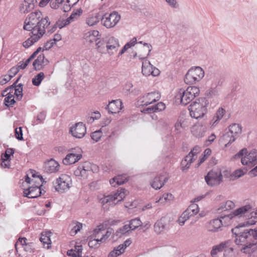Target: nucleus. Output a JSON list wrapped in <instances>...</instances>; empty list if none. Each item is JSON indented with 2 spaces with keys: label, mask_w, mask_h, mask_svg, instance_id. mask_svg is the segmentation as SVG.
<instances>
[{
  "label": "nucleus",
  "mask_w": 257,
  "mask_h": 257,
  "mask_svg": "<svg viewBox=\"0 0 257 257\" xmlns=\"http://www.w3.org/2000/svg\"><path fill=\"white\" fill-rule=\"evenodd\" d=\"M50 21L47 16H44L39 10L31 13L26 18L23 28L30 31V37L25 41L23 46L28 48L40 39L50 25Z\"/></svg>",
  "instance_id": "obj_1"
},
{
  "label": "nucleus",
  "mask_w": 257,
  "mask_h": 257,
  "mask_svg": "<svg viewBox=\"0 0 257 257\" xmlns=\"http://www.w3.org/2000/svg\"><path fill=\"white\" fill-rule=\"evenodd\" d=\"M245 225H247L246 223H240L232 228L231 231L235 235V243L238 245L243 246L241 251L245 253L251 254L257 248V228L254 230L244 229L239 231V228Z\"/></svg>",
  "instance_id": "obj_2"
},
{
  "label": "nucleus",
  "mask_w": 257,
  "mask_h": 257,
  "mask_svg": "<svg viewBox=\"0 0 257 257\" xmlns=\"http://www.w3.org/2000/svg\"><path fill=\"white\" fill-rule=\"evenodd\" d=\"M234 159L241 158V163L243 165L252 167L257 164V151L252 150L247 153L246 148H243L235 154Z\"/></svg>",
  "instance_id": "obj_3"
},
{
  "label": "nucleus",
  "mask_w": 257,
  "mask_h": 257,
  "mask_svg": "<svg viewBox=\"0 0 257 257\" xmlns=\"http://www.w3.org/2000/svg\"><path fill=\"white\" fill-rule=\"evenodd\" d=\"M197 101L191 103L188 108L190 116L196 119L202 117L207 111V103L205 98H199Z\"/></svg>",
  "instance_id": "obj_4"
},
{
  "label": "nucleus",
  "mask_w": 257,
  "mask_h": 257,
  "mask_svg": "<svg viewBox=\"0 0 257 257\" xmlns=\"http://www.w3.org/2000/svg\"><path fill=\"white\" fill-rule=\"evenodd\" d=\"M127 191L125 189L120 188L113 194L104 196L99 199L100 203L102 204L104 209L105 205L108 204L109 205H113L123 200L126 195Z\"/></svg>",
  "instance_id": "obj_5"
},
{
  "label": "nucleus",
  "mask_w": 257,
  "mask_h": 257,
  "mask_svg": "<svg viewBox=\"0 0 257 257\" xmlns=\"http://www.w3.org/2000/svg\"><path fill=\"white\" fill-rule=\"evenodd\" d=\"M199 89L195 86H189L186 90H180L179 94L176 97L180 98L181 103L184 105L188 104L199 94Z\"/></svg>",
  "instance_id": "obj_6"
},
{
  "label": "nucleus",
  "mask_w": 257,
  "mask_h": 257,
  "mask_svg": "<svg viewBox=\"0 0 257 257\" xmlns=\"http://www.w3.org/2000/svg\"><path fill=\"white\" fill-rule=\"evenodd\" d=\"M120 16L115 11L104 14L101 18V24L107 29L115 27L120 20Z\"/></svg>",
  "instance_id": "obj_7"
},
{
  "label": "nucleus",
  "mask_w": 257,
  "mask_h": 257,
  "mask_svg": "<svg viewBox=\"0 0 257 257\" xmlns=\"http://www.w3.org/2000/svg\"><path fill=\"white\" fill-rule=\"evenodd\" d=\"M71 185V179L70 176L66 174H62L56 179L54 187L56 191L62 193L67 191Z\"/></svg>",
  "instance_id": "obj_8"
},
{
  "label": "nucleus",
  "mask_w": 257,
  "mask_h": 257,
  "mask_svg": "<svg viewBox=\"0 0 257 257\" xmlns=\"http://www.w3.org/2000/svg\"><path fill=\"white\" fill-rule=\"evenodd\" d=\"M205 180L209 186H214L219 185L222 182L221 169L216 168L211 170L205 176Z\"/></svg>",
  "instance_id": "obj_9"
},
{
  "label": "nucleus",
  "mask_w": 257,
  "mask_h": 257,
  "mask_svg": "<svg viewBox=\"0 0 257 257\" xmlns=\"http://www.w3.org/2000/svg\"><path fill=\"white\" fill-rule=\"evenodd\" d=\"M201 150V148L198 146L194 147L191 150L189 154L181 162V165L183 171L189 168L191 164L196 159V156L200 152Z\"/></svg>",
  "instance_id": "obj_10"
},
{
  "label": "nucleus",
  "mask_w": 257,
  "mask_h": 257,
  "mask_svg": "<svg viewBox=\"0 0 257 257\" xmlns=\"http://www.w3.org/2000/svg\"><path fill=\"white\" fill-rule=\"evenodd\" d=\"M251 211V205L247 204L236 209L228 214H225L224 216L221 218L223 219H227L228 220L230 221L231 219L234 218H239L244 217L246 213L250 212Z\"/></svg>",
  "instance_id": "obj_11"
},
{
  "label": "nucleus",
  "mask_w": 257,
  "mask_h": 257,
  "mask_svg": "<svg viewBox=\"0 0 257 257\" xmlns=\"http://www.w3.org/2000/svg\"><path fill=\"white\" fill-rule=\"evenodd\" d=\"M106 52L109 55L115 54L120 47L118 39L111 36L106 39Z\"/></svg>",
  "instance_id": "obj_12"
},
{
  "label": "nucleus",
  "mask_w": 257,
  "mask_h": 257,
  "mask_svg": "<svg viewBox=\"0 0 257 257\" xmlns=\"http://www.w3.org/2000/svg\"><path fill=\"white\" fill-rule=\"evenodd\" d=\"M142 72L144 75L148 76L151 75L154 76H158L160 74V70L154 67L148 60H145L142 63Z\"/></svg>",
  "instance_id": "obj_13"
},
{
  "label": "nucleus",
  "mask_w": 257,
  "mask_h": 257,
  "mask_svg": "<svg viewBox=\"0 0 257 257\" xmlns=\"http://www.w3.org/2000/svg\"><path fill=\"white\" fill-rule=\"evenodd\" d=\"M160 97L161 94L158 91H154L145 94L140 100L142 105L147 106L158 101Z\"/></svg>",
  "instance_id": "obj_14"
},
{
  "label": "nucleus",
  "mask_w": 257,
  "mask_h": 257,
  "mask_svg": "<svg viewBox=\"0 0 257 257\" xmlns=\"http://www.w3.org/2000/svg\"><path fill=\"white\" fill-rule=\"evenodd\" d=\"M169 177L166 173L163 172L156 176L151 182L152 187L156 189H160L168 180Z\"/></svg>",
  "instance_id": "obj_15"
},
{
  "label": "nucleus",
  "mask_w": 257,
  "mask_h": 257,
  "mask_svg": "<svg viewBox=\"0 0 257 257\" xmlns=\"http://www.w3.org/2000/svg\"><path fill=\"white\" fill-rule=\"evenodd\" d=\"M76 152H72L67 154L65 158L63 160V163L65 165H69L74 164L78 162L82 158L81 154V150L80 148L75 149Z\"/></svg>",
  "instance_id": "obj_16"
},
{
  "label": "nucleus",
  "mask_w": 257,
  "mask_h": 257,
  "mask_svg": "<svg viewBox=\"0 0 257 257\" xmlns=\"http://www.w3.org/2000/svg\"><path fill=\"white\" fill-rule=\"evenodd\" d=\"M70 132L72 135L78 139L82 138L86 133V128L82 122L76 123L74 126L71 127Z\"/></svg>",
  "instance_id": "obj_17"
},
{
  "label": "nucleus",
  "mask_w": 257,
  "mask_h": 257,
  "mask_svg": "<svg viewBox=\"0 0 257 257\" xmlns=\"http://www.w3.org/2000/svg\"><path fill=\"white\" fill-rule=\"evenodd\" d=\"M224 215H221L219 218L218 217L210 220L208 226L209 230L213 232L216 231L223 225V222L225 224L226 221H229L227 219L221 218Z\"/></svg>",
  "instance_id": "obj_18"
},
{
  "label": "nucleus",
  "mask_w": 257,
  "mask_h": 257,
  "mask_svg": "<svg viewBox=\"0 0 257 257\" xmlns=\"http://www.w3.org/2000/svg\"><path fill=\"white\" fill-rule=\"evenodd\" d=\"M41 187L38 186H31L24 190V196L29 198H35L42 194Z\"/></svg>",
  "instance_id": "obj_19"
},
{
  "label": "nucleus",
  "mask_w": 257,
  "mask_h": 257,
  "mask_svg": "<svg viewBox=\"0 0 257 257\" xmlns=\"http://www.w3.org/2000/svg\"><path fill=\"white\" fill-rule=\"evenodd\" d=\"M122 108V102L120 99L112 100L106 107L108 112L112 114L119 112Z\"/></svg>",
  "instance_id": "obj_20"
},
{
  "label": "nucleus",
  "mask_w": 257,
  "mask_h": 257,
  "mask_svg": "<svg viewBox=\"0 0 257 257\" xmlns=\"http://www.w3.org/2000/svg\"><path fill=\"white\" fill-rule=\"evenodd\" d=\"M59 166L57 161L53 159H51L45 163L44 170L48 173H56L59 171Z\"/></svg>",
  "instance_id": "obj_21"
},
{
  "label": "nucleus",
  "mask_w": 257,
  "mask_h": 257,
  "mask_svg": "<svg viewBox=\"0 0 257 257\" xmlns=\"http://www.w3.org/2000/svg\"><path fill=\"white\" fill-rule=\"evenodd\" d=\"M207 131V126L202 124L194 125L191 129L192 134L197 138L203 137Z\"/></svg>",
  "instance_id": "obj_22"
},
{
  "label": "nucleus",
  "mask_w": 257,
  "mask_h": 257,
  "mask_svg": "<svg viewBox=\"0 0 257 257\" xmlns=\"http://www.w3.org/2000/svg\"><path fill=\"white\" fill-rule=\"evenodd\" d=\"M235 207L234 202L231 200H227L219 204L216 209V212L220 213L224 211H229L233 209Z\"/></svg>",
  "instance_id": "obj_23"
},
{
  "label": "nucleus",
  "mask_w": 257,
  "mask_h": 257,
  "mask_svg": "<svg viewBox=\"0 0 257 257\" xmlns=\"http://www.w3.org/2000/svg\"><path fill=\"white\" fill-rule=\"evenodd\" d=\"M35 2H36V0H24L20 7L21 13L25 14L30 11L34 8Z\"/></svg>",
  "instance_id": "obj_24"
},
{
  "label": "nucleus",
  "mask_w": 257,
  "mask_h": 257,
  "mask_svg": "<svg viewBox=\"0 0 257 257\" xmlns=\"http://www.w3.org/2000/svg\"><path fill=\"white\" fill-rule=\"evenodd\" d=\"M225 110L223 108H219L216 111L215 115L210 122L211 127H214L216 126L219 121L222 118Z\"/></svg>",
  "instance_id": "obj_25"
},
{
  "label": "nucleus",
  "mask_w": 257,
  "mask_h": 257,
  "mask_svg": "<svg viewBox=\"0 0 257 257\" xmlns=\"http://www.w3.org/2000/svg\"><path fill=\"white\" fill-rule=\"evenodd\" d=\"M189 70L197 82L199 81L204 76V71L203 69L199 66L192 67L189 69Z\"/></svg>",
  "instance_id": "obj_26"
},
{
  "label": "nucleus",
  "mask_w": 257,
  "mask_h": 257,
  "mask_svg": "<svg viewBox=\"0 0 257 257\" xmlns=\"http://www.w3.org/2000/svg\"><path fill=\"white\" fill-rule=\"evenodd\" d=\"M166 229V225L164 219L157 220L154 225V230L157 234L163 233Z\"/></svg>",
  "instance_id": "obj_27"
},
{
  "label": "nucleus",
  "mask_w": 257,
  "mask_h": 257,
  "mask_svg": "<svg viewBox=\"0 0 257 257\" xmlns=\"http://www.w3.org/2000/svg\"><path fill=\"white\" fill-rule=\"evenodd\" d=\"M230 243V241H224L220 244L214 245L211 250L210 254L212 257H217V253L224 250L226 247L227 244Z\"/></svg>",
  "instance_id": "obj_28"
},
{
  "label": "nucleus",
  "mask_w": 257,
  "mask_h": 257,
  "mask_svg": "<svg viewBox=\"0 0 257 257\" xmlns=\"http://www.w3.org/2000/svg\"><path fill=\"white\" fill-rule=\"evenodd\" d=\"M127 179L124 175H120L114 177L109 180V183L111 186L115 187L116 186L121 185L127 181Z\"/></svg>",
  "instance_id": "obj_29"
},
{
  "label": "nucleus",
  "mask_w": 257,
  "mask_h": 257,
  "mask_svg": "<svg viewBox=\"0 0 257 257\" xmlns=\"http://www.w3.org/2000/svg\"><path fill=\"white\" fill-rule=\"evenodd\" d=\"M242 127L238 123H233L228 127V132L237 138L241 134Z\"/></svg>",
  "instance_id": "obj_30"
},
{
  "label": "nucleus",
  "mask_w": 257,
  "mask_h": 257,
  "mask_svg": "<svg viewBox=\"0 0 257 257\" xmlns=\"http://www.w3.org/2000/svg\"><path fill=\"white\" fill-rule=\"evenodd\" d=\"M237 138L228 131L225 132L222 136V140L225 144V146L227 147L232 143H233Z\"/></svg>",
  "instance_id": "obj_31"
},
{
  "label": "nucleus",
  "mask_w": 257,
  "mask_h": 257,
  "mask_svg": "<svg viewBox=\"0 0 257 257\" xmlns=\"http://www.w3.org/2000/svg\"><path fill=\"white\" fill-rule=\"evenodd\" d=\"M101 17L98 13L89 15L86 19V24L89 26H93L96 25L100 20Z\"/></svg>",
  "instance_id": "obj_32"
},
{
  "label": "nucleus",
  "mask_w": 257,
  "mask_h": 257,
  "mask_svg": "<svg viewBox=\"0 0 257 257\" xmlns=\"http://www.w3.org/2000/svg\"><path fill=\"white\" fill-rule=\"evenodd\" d=\"M45 57L43 54L40 55L33 62L34 68L36 70H40L42 68L43 65L45 63Z\"/></svg>",
  "instance_id": "obj_33"
},
{
  "label": "nucleus",
  "mask_w": 257,
  "mask_h": 257,
  "mask_svg": "<svg viewBox=\"0 0 257 257\" xmlns=\"http://www.w3.org/2000/svg\"><path fill=\"white\" fill-rule=\"evenodd\" d=\"M40 240L44 246L47 245L46 248L47 249L50 248L51 240L50 233H42L41 236L40 238Z\"/></svg>",
  "instance_id": "obj_34"
},
{
  "label": "nucleus",
  "mask_w": 257,
  "mask_h": 257,
  "mask_svg": "<svg viewBox=\"0 0 257 257\" xmlns=\"http://www.w3.org/2000/svg\"><path fill=\"white\" fill-rule=\"evenodd\" d=\"M15 103L14 94L11 91L7 92L4 99V103L7 106H12Z\"/></svg>",
  "instance_id": "obj_35"
},
{
  "label": "nucleus",
  "mask_w": 257,
  "mask_h": 257,
  "mask_svg": "<svg viewBox=\"0 0 257 257\" xmlns=\"http://www.w3.org/2000/svg\"><path fill=\"white\" fill-rule=\"evenodd\" d=\"M132 231L135 230L136 229L141 226L142 222L140 219L138 217L132 219L129 221L128 224Z\"/></svg>",
  "instance_id": "obj_36"
},
{
  "label": "nucleus",
  "mask_w": 257,
  "mask_h": 257,
  "mask_svg": "<svg viewBox=\"0 0 257 257\" xmlns=\"http://www.w3.org/2000/svg\"><path fill=\"white\" fill-rule=\"evenodd\" d=\"M103 232H104V230L101 229V228H98L95 229L93 231L92 234L90 235L91 238H94L96 241L101 243V237L102 236Z\"/></svg>",
  "instance_id": "obj_37"
},
{
  "label": "nucleus",
  "mask_w": 257,
  "mask_h": 257,
  "mask_svg": "<svg viewBox=\"0 0 257 257\" xmlns=\"http://www.w3.org/2000/svg\"><path fill=\"white\" fill-rule=\"evenodd\" d=\"M106 40L105 41L99 40L96 44V48L99 52L103 53L106 51Z\"/></svg>",
  "instance_id": "obj_38"
},
{
  "label": "nucleus",
  "mask_w": 257,
  "mask_h": 257,
  "mask_svg": "<svg viewBox=\"0 0 257 257\" xmlns=\"http://www.w3.org/2000/svg\"><path fill=\"white\" fill-rule=\"evenodd\" d=\"M44 77L45 75L43 72H40L38 73L32 79V84L36 86H39Z\"/></svg>",
  "instance_id": "obj_39"
},
{
  "label": "nucleus",
  "mask_w": 257,
  "mask_h": 257,
  "mask_svg": "<svg viewBox=\"0 0 257 257\" xmlns=\"http://www.w3.org/2000/svg\"><path fill=\"white\" fill-rule=\"evenodd\" d=\"M250 218L246 221V225H252L257 222V208L250 213Z\"/></svg>",
  "instance_id": "obj_40"
},
{
  "label": "nucleus",
  "mask_w": 257,
  "mask_h": 257,
  "mask_svg": "<svg viewBox=\"0 0 257 257\" xmlns=\"http://www.w3.org/2000/svg\"><path fill=\"white\" fill-rule=\"evenodd\" d=\"M131 228L128 224H125L122 227L119 228L115 232L117 236L120 237L121 235L131 231Z\"/></svg>",
  "instance_id": "obj_41"
},
{
  "label": "nucleus",
  "mask_w": 257,
  "mask_h": 257,
  "mask_svg": "<svg viewBox=\"0 0 257 257\" xmlns=\"http://www.w3.org/2000/svg\"><path fill=\"white\" fill-rule=\"evenodd\" d=\"M230 242L227 244L226 247L224 249V257H235V254L233 250V248L230 246Z\"/></svg>",
  "instance_id": "obj_42"
},
{
  "label": "nucleus",
  "mask_w": 257,
  "mask_h": 257,
  "mask_svg": "<svg viewBox=\"0 0 257 257\" xmlns=\"http://www.w3.org/2000/svg\"><path fill=\"white\" fill-rule=\"evenodd\" d=\"M184 82L187 84H193L197 82L189 70L185 76Z\"/></svg>",
  "instance_id": "obj_43"
},
{
  "label": "nucleus",
  "mask_w": 257,
  "mask_h": 257,
  "mask_svg": "<svg viewBox=\"0 0 257 257\" xmlns=\"http://www.w3.org/2000/svg\"><path fill=\"white\" fill-rule=\"evenodd\" d=\"M14 95L16 96L17 99L20 100L22 99L23 94V85L20 83L17 85V88L14 90Z\"/></svg>",
  "instance_id": "obj_44"
},
{
  "label": "nucleus",
  "mask_w": 257,
  "mask_h": 257,
  "mask_svg": "<svg viewBox=\"0 0 257 257\" xmlns=\"http://www.w3.org/2000/svg\"><path fill=\"white\" fill-rule=\"evenodd\" d=\"M73 3H71V0H65L62 3V5H61L60 8L64 12H67L69 11L71 7H73Z\"/></svg>",
  "instance_id": "obj_45"
},
{
  "label": "nucleus",
  "mask_w": 257,
  "mask_h": 257,
  "mask_svg": "<svg viewBox=\"0 0 257 257\" xmlns=\"http://www.w3.org/2000/svg\"><path fill=\"white\" fill-rule=\"evenodd\" d=\"M99 34V32L97 30L91 31L85 34V37L86 38L92 37L93 39H89L88 41L90 42H93L98 39L96 37L98 36Z\"/></svg>",
  "instance_id": "obj_46"
},
{
  "label": "nucleus",
  "mask_w": 257,
  "mask_h": 257,
  "mask_svg": "<svg viewBox=\"0 0 257 257\" xmlns=\"http://www.w3.org/2000/svg\"><path fill=\"white\" fill-rule=\"evenodd\" d=\"M74 226L71 229L70 233L71 235H75L78 231H79L82 227V224L79 222H75L73 223Z\"/></svg>",
  "instance_id": "obj_47"
},
{
  "label": "nucleus",
  "mask_w": 257,
  "mask_h": 257,
  "mask_svg": "<svg viewBox=\"0 0 257 257\" xmlns=\"http://www.w3.org/2000/svg\"><path fill=\"white\" fill-rule=\"evenodd\" d=\"M246 172L247 170L244 169H239L236 170L232 173V178H233V180L235 179L239 178L243 176L246 173Z\"/></svg>",
  "instance_id": "obj_48"
},
{
  "label": "nucleus",
  "mask_w": 257,
  "mask_h": 257,
  "mask_svg": "<svg viewBox=\"0 0 257 257\" xmlns=\"http://www.w3.org/2000/svg\"><path fill=\"white\" fill-rule=\"evenodd\" d=\"M186 210L192 216L197 214L199 212V208L198 205L196 204H192L190 205Z\"/></svg>",
  "instance_id": "obj_49"
},
{
  "label": "nucleus",
  "mask_w": 257,
  "mask_h": 257,
  "mask_svg": "<svg viewBox=\"0 0 257 257\" xmlns=\"http://www.w3.org/2000/svg\"><path fill=\"white\" fill-rule=\"evenodd\" d=\"M173 196L171 193L164 194L162 197H161L158 202L160 201L161 203H164L165 202L170 201L173 199ZM157 202V201H156Z\"/></svg>",
  "instance_id": "obj_50"
},
{
  "label": "nucleus",
  "mask_w": 257,
  "mask_h": 257,
  "mask_svg": "<svg viewBox=\"0 0 257 257\" xmlns=\"http://www.w3.org/2000/svg\"><path fill=\"white\" fill-rule=\"evenodd\" d=\"M123 252V250L122 249H120V248H118V246H117L109 253L108 257H117V256L122 254Z\"/></svg>",
  "instance_id": "obj_51"
},
{
  "label": "nucleus",
  "mask_w": 257,
  "mask_h": 257,
  "mask_svg": "<svg viewBox=\"0 0 257 257\" xmlns=\"http://www.w3.org/2000/svg\"><path fill=\"white\" fill-rule=\"evenodd\" d=\"M102 134L100 130L96 131L91 133V138L94 141L97 142L102 137Z\"/></svg>",
  "instance_id": "obj_52"
},
{
  "label": "nucleus",
  "mask_w": 257,
  "mask_h": 257,
  "mask_svg": "<svg viewBox=\"0 0 257 257\" xmlns=\"http://www.w3.org/2000/svg\"><path fill=\"white\" fill-rule=\"evenodd\" d=\"M82 13V10L81 9H77L75 12H73L68 18L72 22L76 19Z\"/></svg>",
  "instance_id": "obj_53"
},
{
  "label": "nucleus",
  "mask_w": 257,
  "mask_h": 257,
  "mask_svg": "<svg viewBox=\"0 0 257 257\" xmlns=\"http://www.w3.org/2000/svg\"><path fill=\"white\" fill-rule=\"evenodd\" d=\"M221 180L223 181V178H225L226 179H228L229 180H233V178H232V174L230 173L229 171L227 170H224L222 171L221 170Z\"/></svg>",
  "instance_id": "obj_54"
},
{
  "label": "nucleus",
  "mask_w": 257,
  "mask_h": 257,
  "mask_svg": "<svg viewBox=\"0 0 257 257\" xmlns=\"http://www.w3.org/2000/svg\"><path fill=\"white\" fill-rule=\"evenodd\" d=\"M207 96L210 97H216L218 95V92L216 88H211L206 91Z\"/></svg>",
  "instance_id": "obj_55"
},
{
  "label": "nucleus",
  "mask_w": 257,
  "mask_h": 257,
  "mask_svg": "<svg viewBox=\"0 0 257 257\" xmlns=\"http://www.w3.org/2000/svg\"><path fill=\"white\" fill-rule=\"evenodd\" d=\"M15 151L12 148H8L6 150L5 154L2 155V158L10 160L11 155L14 154Z\"/></svg>",
  "instance_id": "obj_56"
},
{
  "label": "nucleus",
  "mask_w": 257,
  "mask_h": 257,
  "mask_svg": "<svg viewBox=\"0 0 257 257\" xmlns=\"http://www.w3.org/2000/svg\"><path fill=\"white\" fill-rule=\"evenodd\" d=\"M133 85L132 83H131L130 82H126L125 84V85L123 87V92L126 95H128L130 93L133 92V90L131 91L132 88H133Z\"/></svg>",
  "instance_id": "obj_57"
},
{
  "label": "nucleus",
  "mask_w": 257,
  "mask_h": 257,
  "mask_svg": "<svg viewBox=\"0 0 257 257\" xmlns=\"http://www.w3.org/2000/svg\"><path fill=\"white\" fill-rule=\"evenodd\" d=\"M137 43L141 44L144 45V47L147 48L148 50V53L147 54L146 56L142 58V59H145L147 58L150 54V53L152 50V46L151 44L143 42V41H139L137 42Z\"/></svg>",
  "instance_id": "obj_58"
},
{
  "label": "nucleus",
  "mask_w": 257,
  "mask_h": 257,
  "mask_svg": "<svg viewBox=\"0 0 257 257\" xmlns=\"http://www.w3.org/2000/svg\"><path fill=\"white\" fill-rule=\"evenodd\" d=\"M15 136L19 140H23V135L22 132V127H19L15 128Z\"/></svg>",
  "instance_id": "obj_59"
},
{
  "label": "nucleus",
  "mask_w": 257,
  "mask_h": 257,
  "mask_svg": "<svg viewBox=\"0 0 257 257\" xmlns=\"http://www.w3.org/2000/svg\"><path fill=\"white\" fill-rule=\"evenodd\" d=\"M62 0H55L53 2H50V7L51 8L54 9H57L62 5Z\"/></svg>",
  "instance_id": "obj_60"
},
{
  "label": "nucleus",
  "mask_w": 257,
  "mask_h": 257,
  "mask_svg": "<svg viewBox=\"0 0 257 257\" xmlns=\"http://www.w3.org/2000/svg\"><path fill=\"white\" fill-rule=\"evenodd\" d=\"M24 249L28 252L32 253L35 251V247L33 242L28 243L24 247Z\"/></svg>",
  "instance_id": "obj_61"
},
{
  "label": "nucleus",
  "mask_w": 257,
  "mask_h": 257,
  "mask_svg": "<svg viewBox=\"0 0 257 257\" xmlns=\"http://www.w3.org/2000/svg\"><path fill=\"white\" fill-rule=\"evenodd\" d=\"M166 3L172 8L178 9L179 5L177 0H165Z\"/></svg>",
  "instance_id": "obj_62"
},
{
  "label": "nucleus",
  "mask_w": 257,
  "mask_h": 257,
  "mask_svg": "<svg viewBox=\"0 0 257 257\" xmlns=\"http://www.w3.org/2000/svg\"><path fill=\"white\" fill-rule=\"evenodd\" d=\"M137 43V39L136 37L133 38L130 41L127 42L125 45L127 48V49H130L132 47L134 46Z\"/></svg>",
  "instance_id": "obj_63"
},
{
  "label": "nucleus",
  "mask_w": 257,
  "mask_h": 257,
  "mask_svg": "<svg viewBox=\"0 0 257 257\" xmlns=\"http://www.w3.org/2000/svg\"><path fill=\"white\" fill-rule=\"evenodd\" d=\"M131 243H132L131 240L130 239H127L123 242V243L119 245L118 248H119L120 249H122L124 252V250L126 248V247L128 246L131 244Z\"/></svg>",
  "instance_id": "obj_64"
}]
</instances>
